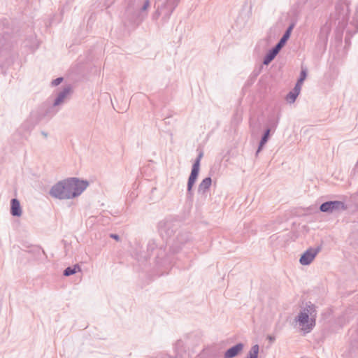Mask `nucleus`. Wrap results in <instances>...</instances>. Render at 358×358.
Wrapping results in <instances>:
<instances>
[{"mask_svg": "<svg viewBox=\"0 0 358 358\" xmlns=\"http://www.w3.org/2000/svg\"><path fill=\"white\" fill-rule=\"evenodd\" d=\"M88 182L77 178H69L58 181L49 190V195L59 200L73 199L80 195L87 187Z\"/></svg>", "mask_w": 358, "mask_h": 358, "instance_id": "nucleus-1", "label": "nucleus"}, {"mask_svg": "<svg viewBox=\"0 0 358 358\" xmlns=\"http://www.w3.org/2000/svg\"><path fill=\"white\" fill-rule=\"evenodd\" d=\"M127 6L122 20L125 24L138 26L147 17L150 0H125Z\"/></svg>", "mask_w": 358, "mask_h": 358, "instance_id": "nucleus-2", "label": "nucleus"}, {"mask_svg": "<svg viewBox=\"0 0 358 358\" xmlns=\"http://www.w3.org/2000/svg\"><path fill=\"white\" fill-rule=\"evenodd\" d=\"M134 255L137 261L141 263L146 262L151 257H154L155 262L158 266H164L169 263L165 247L162 244L159 245L154 239L148 241L146 252L136 251Z\"/></svg>", "mask_w": 358, "mask_h": 358, "instance_id": "nucleus-3", "label": "nucleus"}, {"mask_svg": "<svg viewBox=\"0 0 358 358\" xmlns=\"http://www.w3.org/2000/svg\"><path fill=\"white\" fill-rule=\"evenodd\" d=\"M317 310L315 304L306 303L295 317L294 320L299 324L300 329L304 333H310L316 324Z\"/></svg>", "mask_w": 358, "mask_h": 358, "instance_id": "nucleus-4", "label": "nucleus"}, {"mask_svg": "<svg viewBox=\"0 0 358 358\" xmlns=\"http://www.w3.org/2000/svg\"><path fill=\"white\" fill-rule=\"evenodd\" d=\"M203 152L201 151L199 153L197 157L196 158L195 161L194 162V163L192 164L191 173L188 178L187 185V192L188 196H191L192 194V187H193L195 182L196 181L199 173L200 162H201V158L203 157Z\"/></svg>", "mask_w": 358, "mask_h": 358, "instance_id": "nucleus-5", "label": "nucleus"}, {"mask_svg": "<svg viewBox=\"0 0 358 358\" xmlns=\"http://www.w3.org/2000/svg\"><path fill=\"white\" fill-rule=\"evenodd\" d=\"M307 77V69L306 67L301 66V70L300 72L299 78L297 79V81L295 84L294 87L292 91H290L286 96V100L292 103L295 101L297 96H299L301 86L306 79Z\"/></svg>", "mask_w": 358, "mask_h": 358, "instance_id": "nucleus-6", "label": "nucleus"}, {"mask_svg": "<svg viewBox=\"0 0 358 358\" xmlns=\"http://www.w3.org/2000/svg\"><path fill=\"white\" fill-rule=\"evenodd\" d=\"M347 209L345 203L341 201H328L320 206V210L322 213H332L334 212L343 211Z\"/></svg>", "mask_w": 358, "mask_h": 358, "instance_id": "nucleus-7", "label": "nucleus"}, {"mask_svg": "<svg viewBox=\"0 0 358 358\" xmlns=\"http://www.w3.org/2000/svg\"><path fill=\"white\" fill-rule=\"evenodd\" d=\"M322 245L315 248H310L306 250L299 259V262L301 265L307 266L311 264L317 255L322 250Z\"/></svg>", "mask_w": 358, "mask_h": 358, "instance_id": "nucleus-8", "label": "nucleus"}, {"mask_svg": "<svg viewBox=\"0 0 358 358\" xmlns=\"http://www.w3.org/2000/svg\"><path fill=\"white\" fill-rule=\"evenodd\" d=\"M158 229L163 238H171L176 231V226L171 221L163 220L159 222Z\"/></svg>", "mask_w": 358, "mask_h": 358, "instance_id": "nucleus-9", "label": "nucleus"}, {"mask_svg": "<svg viewBox=\"0 0 358 358\" xmlns=\"http://www.w3.org/2000/svg\"><path fill=\"white\" fill-rule=\"evenodd\" d=\"M179 1L180 0H166V1L161 5L162 13H163L162 20L165 22L169 20Z\"/></svg>", "mask_w": 358, "mask_h": 358, "instance_id": "nucleus-10", "label": "nucleus"}, {"mask_svg": "<svg viewBox=\"0 0 358 358\" xmlns=\"http://www.w3.org/2000/svg\"><path fill=\"white\" fill-rule=\"evenodd\" d=\"M190 238L191 234L189 232L182 231L178 233L174 243L171 247V250L173 252H178L181 249V246L187 243Z\"/></svg>", "mask_w": 358, "mask_h": 358, "instance_id": "nucleus-11", "label": "nucleus"}, {"mask_svg": "<svg viewBox=\"0 0 358 358\" xmlns=\"http://www.w3.org/2000/svg\"><path fill=\"white\" fill-rule=\"evenodd\" d=\"M243 348L244 345L242 343H238L224 352V358H234L243 351Z\"/></svg>", "mask_w": 358, "mask_h": 358, "instance_id": "nucleus-12", "label": "nucleus"}, {"mask_svg": "<svg viewBox=\"0 0 358 358\" xmlns=\"http://www.w3.org/2000/svg\"><path fill=\"white\" fill-rule=\"evenodd\" d=\"M71 91V87L70 86H66L62 89L58 94L57 97L55 98L52 106H58L64 103V99L69 95Z\"/></svg>", "mask_w": 358, "mask_h": 358, "instance_id": "nucleus-13", "label": "nucleus"}, {"mask_svg": "<svg viewBox=\"0 0 358 358\" xmlns=\"http://www.w3.org/2000/svg\"><path fill=\"white\" fill-rule=\"evenodd\" d=\"M22 208L20 201L17 199L10 200V214L14 217H20L22 215Z\"/></svg>", "mask_w": 358, "mask_h": 358, "instance_id": "nucleus-14", "label": "nucleus"}, {"mask_svg": "<svg viewBox=\"0 0 358 358\" xmlns=\"http://www.w3.org/2000/svg\"><path fill=\"white\" fill-rule=\"evenodd\" d=\"M279 52L280 50L278 49H276V48L273 47L268 51V52L264 56L263 59V64L264 65L269 64L274 59V58L276 57Z\"/></svg>", "mask_w": 358, "mask_h": 358, "instance_id": "nucleus-15", "label": "nucleus"}, {"mask_svg": "<svg viewBox=\"0 0 358 358\" xmlns=\"http://www.w3.org/2000/svg\"><path fill=\"white\" fill-rule=\"evenodd\" d=\"M270 133H271V129L270 128H267L262 138H261V140L259 141V146H258V148H257V150L256 152V155H258V153L263 149V148L264 147V145H266V143H267V141H268L269 138H270Z\"/></svg>", "mask_w": 358, "mask_h": 358, "instance_id": "nucleus-16", "label": "nucleus"}, {"mask_svg": "<svg viewBox=\"0 0 358 358\" xmlns=\"http://www.w3.org/2000/svg\"><path fill=\"white\" fill-rule=\"evenodd\" d=\"M212 180L210 177H206L199 185L198 192L199 194H204L210 187Z\"/></svg>", "mask_w": 358, "mask_h": 358, "instance_id": "nucleus-17", "label": "nucleus"}, {"mask_svg": "<svg viewBox=\"0 0 358 358\" xmlns=\"http://www.w3.org/2000/svg\"><path fill=\"white\" fill-rule=\"evenodd\" d=\"M81 268L78 264H75L73 266H68L64 270L63 275L64 276H70L75 274L78 271H80Z\"/></svg>", "mask_w": 358, "mask_h": 358, "instance_id": "nucleus-18", "label": "nucleus"}, {"mask_svg": "<svg viewBox=\"0 0 358 358\" xmlns=\"http://www.w3.org/2000/svg\"><path fill=\"white\" fill-rule=\"evenodd\" d=\"M259 346L255 344L252 346L245 358H258Z\"/></svg>", "mask_w": 358, "mask_h": 358, "instance_id": "nucleus-19", "label": "nucleus"}, {"mask_svg": "<svg viewBox=\"0 0 358 358\" xmlns=\"http://www.w3.org/2000/svg\"><path fill=\"white\" fill-rule=\"evenodd\" d=\"M289 38L286 37L285 36H283L280 38V39L278 41V42L275 44L274 46L276 48V49H278L280 50L283 46L285 45L287 41H288Z\"/></svg>", "mask_w": 358, "mask_h": 358, "instance_id": "nucleus-20", "label": "nucleus"}, {"mask_svg": "<svg viewBox=\"0 0 358 358\" xmlns=\"http://www.w3.org/2000/svg\"><path fill=\"white\" fill-rule=\"evenodd\" d=\"M278 121H279V116L277 117V118L275 120L273 119V117H270L268 118V125H269V128L271 129H275L278 124Z\"/></svg>", "mask_w": 358, "mask_h": 358, "instance_id": "nucleus-21", "label": "nucleus"}, {"mask_svg": "<svg viewBox=\"0 0 358 358\" xmlns=\"http://www.w3.org/2000/svg\"><path fill=\"white\" fill-rule=\"evenodd\" d=\"M294 24H291L286 29V31L284 32L283 36H285L286 37L289 38L291 36V33L292 31V29H294Z\"/></svg>", "mask_w": 358, "mask_h": 358, "instance_id": "nucleus-22", "label": "nucleus"}, {"mask_svg": "<svg viewBox=\"0 0 358 358\" xmlns=\"http://www.w3.org/2000/svg\"><path fill=\"white\" fill-rule=\"evenodd\" d=\"M294 24H291L286 29V31L284 32L283 36H285L286 37L289 38L291 36V33L292 31V29H294Z\"/></svg>", "mask_w": 358, "mask_h": 358, "instance_id": "nucleus-23", "label": "nucleus"}, {"mask_svg": "<svg viewBox=\"0 0 358 358\" xmlns=\"http://www.w3.org/2000/svg\"><path fill=\"white\" fill-rule=\"evenodd\" d=\"M161 15H163V13H162L161 7L159 6H158L157 10L153 14V16H152L153 19L157 20Z\"/></svg>", "mask_w": 358, "mask_h": 358, "instance_id": "nucleus-24", "label": "nucleus"}, {"mask_svg": "<svg viewBox=\"0 0 358 358\" xmlns=\"http://www.w3.org/2000/svg\"><path fill=\"white\" fill-rule=\"evenodd\" d=\"M63 81V78L62 77H59V78H57L56 79H54L51 84L52 86H57L59 85Z\"/></svg>", "mask_w": 358, "mask_h": 358, "instance_id": "nucleus-25", "label": "nucleus"}, {"mask_svg": "<svg viewBox=\"0 0 358 358\" xmlns=\"http://www.w3.org/2000/svg\"><path fill=\"white\" fill-rule=\"evenodd\" d=\"M354 353H355L354 345H352V349H350L348 353L343 355V356H346V357L349 356L350 358H352Z\"/></svg>", "mask_w": 358, "mask_h": 358, "instance_id": "nucleus-26", "label": "nucleus"}, {"mask_svg": "<svg viewBox=\"0 0 358 358\" xmlns=\"http://www.w3.org/2000/svg\"><path fill=\"white\" fill-rule=\"evenodd\" d=\"M109 236L113 238V239H115V241H119L120 240V238L119 236V235L116 234H110L109 235Z\"/></svg>", "mask_w": 358, "mask_h": 358, "instance_id": "nucleus-27", "label": "nucleus"}, {"mask_svg": "<svg viewBox=\"0 0 358 358\" xmlns=\"http://www.w3.org/2000/svg\"><path fill=\"white\" fill-rule=\"evenodd\" d=\"M41 134L45 138L48 136V134L45 131H41Z\"/></svg>", "mask_w": 358, "mask_h": 358, "instance_id": "nucleus-28", "label": "nucleus"}, {"mask_svg": "<svg viewBox=\"0 0 358 358\" xmlns=\"http://www.w3.org/2000/svg\"><path fill=\"white\" fill-rule=\"evenodd\" d=\"M268 338L271 341H273L274 340V338L271 336H268Z\"/></svg>", "mask_w": 358, "mask_h": 358, "instance_id": "nucleus-29", "label": "nucleus"}, {"mask_svg": "<svg viewBox=\"0 0 358 358\" xmlns=\"http://www.w3.org/2000/svg\"><path fill=\"white\" fill-rule=\"evenodd\" d=\"M346 20L347 19L345 17H343V20Z\"/></svg>", "mask_w": 358, "mask_h": 358, "instance_id": "nucleus-30", "label": "nucleus"}]
</instances>
